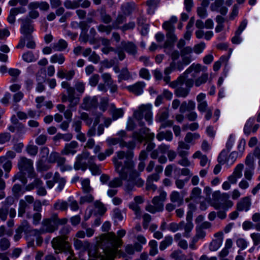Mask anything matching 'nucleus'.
Masks as SVG:
<instances>
[{
	"mask_svg": "<svg viewBox=\"0 0 260 260\" xmlns=\"http://www.w3.org/2000/svg\"><path fill=\"white\" fill-rule=\"evenodd\" d=\"M89 152L86 150H84L82 154L78 155L76 158V160L74 164V169L76 170L82 169L85 171L87 168V164L86 162H83V159H87L89 156Z\"/></svg>",
	"mask_w": 260,
	"mask_h": 260,
	"instance_id": "nucleus-15",
	"label": "nucleus"
},
{
	"mask_svg": "<svg viewBox=\"0 0 260 260\" xmlns=\"http://www.w3.org/2000/svg\"><path fill=\"white\" fill-rule=\"evenodd\" d=\"M184 230V233H183V236L186 238L190 237L189 233L192 231L193 228V224L192 222L190 223H185L183 225Z\"/></svg>",
	"mask_w": 260,
	"mask_h": 260,
	"instance_id": "nucleus-49",
	"label": "nucleus"
},
{
	"mask_svg": "<svg viewBox=\"0 0 260 260\" xmlns=\"http://www.w3.org/2000/svg\"><path fill=\"white\" fill-rule=\"evenodd\" d=\"M149 246L150 247L149 254L151 256H154L158 252L157 250V243L155 240H152L149 242Z\"/></svg>",
	"mask_w": 260,
	"mask_h": 260,
	"instance_id": "nucleus-43",
	"label": "nucleus"
},
{
	"mask_svg": "<svg viewBox=\"0 0 260 260\" xmlns=\"http://www.w3.org/2000/svg\"><path fill=\"white\" fill-rule=\"evenodd\" d=\"M160 0H148L146 2L147 5L149 7L148 12L153 13L154 9L158 6Z\"/></svg>",
	"mask_w": 260,
	"mask_h": 260,
	"instance_id": "nucleus-45",
	"label": "nucleus"
},
{
	"mask_svg": "<svg viewBox=\"0 0 260 260\" xmlns=\"http://www.w3.org/2000/svg\"><path fill=\"white\" fill-rule=\"evenodd\" d=\"M11 138V134L9 133H3L0 134V144H4L9 142Z\"/></svg>",
	"mask_w": 260,
	"mask_h": 260,
	"instance_id": "nucleus-61",
	"label": "nucleus"
},
{
	"mask_svg": "<svg viewBox=\"0 0 260 260\" xmlns=\"http://www.w3.org/2000/svg\"><path fill=\"white\" fill-rule=\"evenodd\" d=\"M236 244L240 250H238V253H240V251L245 249L247 246V242L243 238H238L236 241Z\"/></svg>",
	"mask_w": 260,
	"mask_h": 260,
	"instance_id": "nucleus-58",
	"label": "nucleus"
},
{
	"mask_svg": "<svg viewBox=\"0 0 260 260\" xmlns=\"http://www.w3.org/2000/svg\"><path fill=\"white\" fill-rule=\"evenodd\" d=\"M50 61L53 63H57L62 64L65 61V57L62 54H55L50 58Z\"/></svg>",
	"mask_w": 260,
	"mask_h": 260,
	"instance_id": "nucleus-37",
	"label": "nucleus"
},
{
	"mask_svg": "<svg viewBox=\"0 0 260 260\" xmlns=\"http://www.w3.org/2000/svg\"><path fill=\"white\" fill-rule=\"evenodd\" d=\"M35 183L37 189V194L40 196H46L47 194V190L43 185V183L42 181L39 178H36L35 179Z\"/></svg>",
	"mask_w": 260,
	"mask_h": 260,
	"instance_id": "nucleus-30",
	"label": "nucleus"
},
{
	"mask_svg": "<svg viewBox=\"0 0 260 260\" xmlns=\"http://www.w3.org/2000/svg\"><path fill=\"white\" fill-rule=\"evenodd\" d=\"M133 116L140 126L145 125V123L143 120V118L148 122V124H151L152 122V113L151 105L147 104L140 106L139 109L134 112Z\"/></svg>",
	"mask_w": 260,
	"mask_h": 260,
	"instance_id": "nucleus-3",
	"label": "nucleus"
},
{
	"mask_svg": "<svg viewBox=\"0 0 260 260\" xmlns=\"http://www.w3.org/2000/svg\"><path fill=\"white\" fill-rule=\"evenodd\" d=\"M78 146V143L75 141H73L70 143L66 144L64 148L61 150V153L63 155L74 154L76 153L75 149Z\"/></svg>",
	"mask_w": 260,
	"mask_h": 260,
	"instance_id": "nucleus-20",
	"label": "nucleus"
},
{
	"mask_svg": "<svg viewBox=\"0 0 260 260\" xmlns=\"http://www.w3.org/2000/svg\"><path fill=\"white\" fill-rule=\"evenodd\" d=\"M110 114L112 115V119L114 120H117L118 118L121 117L124 113L122 109H117L114 105L110 106L109 110Z\"/></svg>",
	"mask_w": 260,
	"mask_h": 260,
	"instance_id": "nucleus-29",
	"label": "nucleus"
},
{
	"mask_svg": "<svg viewBox=\"0 0 260 260\" xmlns=\"http://www.w3.org/2000/svg\"><path fill=\"white\" fill-rule=\"evenodd\" d=\"M149 129L144 127L140 129L139 132H135L133 134V138L141 143L146 138V135L148 134Z\"/></svg>",
	"mask_w": 260,
	"mask_h": 260,
	"instance_id": "nucleus-24",
	"label": "nucleus"
},
{
	"mask_svg": "<svg viewBox=\"0 0 260 260\" xmlns=\"http://www.w3.org/2000/svg\"><path fill=\"white\" fill-rule=\"evenodd\" d=\"M109 105V99L107 97H103L100 100L99 108L103 112H105L108 108Z\"/></svg>",
	"mask_w": 260,
	"mask_h": 260,
	"instance_id": "nucleus-47",
	"label": "nucleus"
},
{
	"mask_svg": "<svg viewBox=\"0 0 260 260\" xmlns=\"http://www.w3.org/2000/svg\"><path fill=\"white\" fill-rule=\"evenodd\" d=\"M22 58L24 61L27 62H31L36 60L35 57L31 51L24 53L22 55Z\"/></svg>",
	"mask_w": 260,
	"mask_h": 260,
	"instance_id": "nucleus-53",
	"label": "nucleus"
},
{
	"mask_svg": "<svg viewBox=\"0 0 260 260\" xmlns=\"http://www.w3.org/2000/svg\"><path fill=\"white\" fill-rule=\"evenodd\" d=\"M169 116V112L167 109L161 110L157 115V119L159 122H162L167 119Z\"/></svg>",
	"mask_w": 260,
	"mask_h": 260,
	"instance_id": "nucleus-57",
	"label": "nucleus"
},
{
	"mask_svg": "<svg viewBox=\"0 0 260 260\" xmlns=\"http://www.w3.org/2000/svg\"><path fill=\"white\" fill-rule=\"evenodd\" d=\"M68 46V44L66 41L63 39H60L58 41L54 43L52 48L57 51H62L65 50Z\"/></svg>",
	"mask_w": 260,
	"mask_h": 260,
	"instance_id": "nucleus-33",
	"label": "nucleus"
},
{
	"mask_svg": "<svg viewBox=\"0 0 260 260\" xmlns=\"http://www.w3.org/2000/svg\"><path fill=\"white\" fill-rule=\"evenodd\" d=\"M17 229L24 233V237L27 241V246L28 247H34L35 239L32 238V236L39 235V230L31 228L29 223L26 220H23Z\"/></svg>",
	"mask_w": 260,
	"mask_h": 260,
	"instance_id": "nucleus-5",
	"label": "nucleus"
},
{
	"mask_svg": "<svg viewBox=\"0 0 260 260\" xmlns=\"http://www.w3.org/2000/svg\"><path fill=\"white\" fill-rule=\"evenodd\" d=\"M67 91L68 95L69 96V102L70 103L69 107L70 108H72L77 106L79 103L80 99L79 98L76 97L75 96V88L72 86L71 87L69 88V89L67 90Z\"/></svg>",
	"mask_w": 260,
	"mask_h": 260,
	"instance_id": "nucleus-22",
	"label": "nucleus"
},
{
	"mask_svg": "<svg viewBox=\"0 0 260 260\" xmlns=\"http://www.w3.org/2000/svg\"><path fill=\"white\" fill-rule=\"evenodd\" d=\"M213 199L215 201H218L220 198L228 199L229 195L228 193H223L222 194L219 191H215L212 194Z\"/></svg>",
	"mask_w": 260,
	"mask_h": 260,
	"instance_id": "nucleus-55",
	"label": "nucleus"
},
{
	"mask_svg": "<svg viewBox=\"0 0 260 260\" xmlns=\"http://www.w3.org/2000/svg\"><path fill=\"white\" fill-rule=\"evenodd\" d=\"M184 224V221H181L178 223L176 222H171L168 225V229L172 232H176L178 230L181 229Z\"/></svg>",
	"mask_w": 260,
	"mask_h": 260,
	"instance_id": "nucleus-42",
	"label": "nucleus"
},
{
	"mask_svg": "<svg viewBox=\"0 0 260 260\" xmlns=\"http://www.w3.org/2000/svg\"><path fill=\"white\" fill-rule=\"evenodd\" d=\"M32 19L28 16L25 18L20 19L22 23L21 32L25 35V36H31V34L34 30V25L32 24Z\"/></svg>",
	"mask_w": 260,
	"mask_h": 260,
	"instance_id": "nucleus-14",
	"label": "nucleus"
},
{
	"mask_svg": "<svg viewBox=\"0 0 260 260\" xmlns=\"http://www.w3.org/2000/svg\"><path fill=\"white\" fill-rule=\"evenodd\" d=\"M245 164L247 167L244 171V175L246 179L250 181L253 174V171L254 169V158L252 153H249L245 160Z\"/></svg>",
	"mask_w": 260,
	"mask_h": 260,
	"instance_id": "nucleus-11",
	"label": "nucleus"
},
{
	"mask_svg": "<svg viewBox=\"0 0 260 260\" xmlns=\"http://www.w3.org/2000/svg\"><path fill=\"white\" fill-rule=\"evenodd\" d=\"M95 207L98 209V212L101 215H103L106 211V208L104 205L99 201H96L94 203Z\"/></svg>",
	"mask_w": 260,
	"mask_h": 260,
	"instance_id": "nucleus-50",
	"label": "nucleus"
},
{
	"mask_svg": "<svg viewBox=\"0 0 260 260\" xmlns=\"http://www.w3.org/2000/svg\"><path fill=\"white\" fill-rule=\"evenodd\" d=\"M145 86L144 82H138L135 84L128 86L126 88L129 91L135 95H140L143 93V88Z\"/></svg>",
	"mask_w": 260,
	"mask_h": 260,
	"instance_id": "nucleus-19",
	"label": "nucleus"
},
{
	"mask_svg": "<svg viewBox=\"0 0 260 260\" xmlns=\"http://www.w3.org/2000/svg\"><path fill=\"white\" fill-rule=\"evenodd\" d=\"M206 69V67L202 66L199 63H192L185 70L182 75L178 77L176 80L170 83V87L171 88H175L178 85H182L185 80L187 79L186 78L189 74L191 73L192 71H194V73H193L191 76L192 77H195L196 74H199L201 71H204Z\"/></svg>",
	"mask_w": 260,
	"mask_h": 260,
	"instance_id": "nucleus-4",
	"label": "nucleus"
},
{
	"mask_svg": "<svg viewBox=\"0 0 260 260\" xmlns=\"http://www.w3.org/2000/svg\"><path fill=\"white\" fill-rule=\"evenodd\" d=\"M17 167L19 171L26 172L29 178L36 177L37 174L34 168V162L31 159L25 156L20 157L17 162Z\"/></svg>",
	"mask_w": 260,
	"mask_h": 260,
	"instance_id": "nucleus-7",
	"label": "nucleus"
},
{
	"mask_svg": "<svg viewBox=\"0 0 260 260\" xmlns=\"http://www.w3.org/2000/svg\"><path fill=\"white\" fill-rule=\"evenodd\" d=\"M142 249V245L138 243H135L134 245L127 244L125 247V251L129 255L134 254L135 251L140 252Z\"/></svg>",
	"mask_w": 260,
	"mask_h": 260,
	"instance_id": "nucleus-27",
	"label": "nucleus"
},
{
	"mask_svg": "<svg viewBox=\"0 0 260 260\" xmlns=\"http://www.w3.org/2000/svg\"><path fill=\"white\" fill-rule=\"evenodd\" d=\"M64 238H62L60 236L54 238L51 241L52 246L55 250L56 254H58L62 251L69 252L71 255V256H69V257H70L73 259L71 256L74 254L73 251L72 249L71 246L69 243L67 241L66 239Z\"/></svg>",
	"mask_w": 260,
	"mask_h": 260,
	"instance_id": "nucleus-6",
	"label": "nucleus"
},
{
	"mask_svg": "<svg viewBox=\"0 0 260 260\" xmlns=\"http://www.w3.org/2000/svg\"><path fill=\"white\" fill-rule=\"evenodd\" d=\"M167 193L163 190L160 191L159 195L154 197L152 200V203L157 206L158 211H162L164 209L163 202L166 200Z\"/></svg>",
	"mask_w": 260,
	"mask_h": 260,
	"instance_id": "nucleus-17",
	"label": "nucleus"
},
{
	"mask_svg": "<svg viewBox=\"0 0 260 260\" xmlns=\"http://www.w3.org/2000/svg\"><path fill=\"white\" fill-rule=\"evenodd\" d=\"M98 105V98L96 96H85L80 105V108L85 110H90L95 108Z\"/></svg>",
	"mask_w": 260,
	"mask_h": 260,
	"instance_id": "nucleus-13",
	"label": "nucleus"
},
{
	"mask_svg": "<svg viewBox=\"0 0 260 260\" xmlns=\"http://www.w3.org/2000/svg\"><path fill=\"white\" fill-rule=\"evenodd\" d=\"M80 118L84 121L85 124L88 126L91 125L93 121L92 118L89 117L88 114L86 112H82L80 114Z\"/></svg>",
	"mask_w": 260,
	"mask_h": 260,
	"instance_id": "nucleus-48",
	"label": "nucleus"
},
{
	"mask_svg": "<svg viewBox=\"0 0 260 260\" xmlns=\"http://www.w3.org/2000/svg\"><path fill=\"white\" fill-rule=\"evenodd\" d=\"M251 204V199L249 197L243 198L237 204V210L238 211H247L249 210Z\"/></svg>",
	"mask_w": 260,
	"mask_h": 260,
	"instance_id": "nucleus-18",
	"label": "nucleus"
},
{
	"mask_svg": "<svg viewBox=\"0 0 260 260\" xmlns=\"http://www.w3.org/2000/svg\"><path fill=\"white\" fill-rule=\"evenodd\" d=\"M101 19L102 22L106 24H108L112 21L111 17L106 13L105 10H102L101 12Z\"/></svg>",
	"mask_w": 260,
	"mask_h": 260,
	"instance_id": "nucleus-60",
	"label": "nucleus"
},
{
	"mask_svg": "<svg viewBox=\"0 0 260 260\" xmlns=\"http://www.w3.org/2000/svg\"><path fill=\"white\" fill-rule=\"evenodd\" d=\"M133 157V153L131 151H127L126 152L119 151L116 152V155L113 157L112 161L115 170L119 177L114 178L109 182L108 185L110 187L116 188L121 186L123 184L122 180H126L127 179L129 171L134 168Z\"/></svg>",
	"mask_w": 260,
	"mask_h": 260,
	"instance_id": "nucleus-1",
	"label": "nucleus"
},
{
	"mask_svg": "<svg viewBox=\"0 0 260 260\" xmlns=\"http://www.w3.org/2000/svg\"><path fill=\"white\" fill-rule=\"evenodd\" d=\"M94 200L93 196L91 194H87L84 196H82L80 199V203L81 204H84L85 203H91Z\"/></svg>",
	"mask_w": 260,
	"mask_h": 260,
	"instance_id": "nucleus-63",
	"label": "nucleus"
},
{
	"mask_svg": "<svg viewBox=\"0 0 260 260\" xmlns=\"http://www.w3.org/2000/svg\"><path fill=\"white\" fill-rule=\"evenodd\" d=\"M195 108V103L193 101L190 100L187 102H183L180 107L179 111L181 113H184L186 111H191Z\"/></svg>",
	"mask_w": 260,
	"mask_h": 260,
	"instance_id": "nucleus-26",
	"label": "nucleus"
},
{
	"mask_svg": "<svg viewBox=\"0 0 260 260\" xmlns=\"http://www.w3.org/2000/svg\"><path fill=\"white\" fill-rule=\"evenodd\" d=\"M132 78L131 74L128 71L127 68L125 67L122 69L120 74L118 75V82H120L122 80H127Z\"/></svg>",
	"mask_w": 260,
	"mask_h": 260,
	"instance_id": "nucleus-35",
	"label": "nucleus"
},
{
	"mask_svg": "<svg viewBox=\"0 0 260 260\" xmlns=\"http://www.w3.org/2000/svg\"><path fill=\"white\" fill-rule=\"evenodd\" d=\"M190 149V145L188 143H186L184 141H179L178 143V146L177 148V152L179 156L184 155H188L189 152L188 150Z\"/></svg>",
	"mask_w": 260,
	"mask_h": 260,
	"instance_id": "nucleus-21",
	"label": "nucleus"
},
{
	"mask_svg": "<svg viewBox=\"0 0 260 260\" xmlns=\"http://www.w3.org/2000/svg\"><path fill=\"white\" fill-rule=\"evenodd\" d=\"M26 172L23 171H19L13 178V182H15L17 180H19L24 184L27 183V178L25 176Z\"/></svg>",
	"mask_w": 260,
	"mask_h": 260,
	"instance_id": "nucleus-41",
	"label": "nucleus"
},
{
	"mask_svg": "<svg viewBox=\"0 0 260 260\" xmlns=\"http://www.w3.org/2000/svg\"><path fill=\"white\" fill-rule=\"evenodd\" d=\"M51 219H44L42 222L41 228L38 230L39 235L45 233H52L55 231L57 227L55 225Z\"/></svg>",
	"mask_w": 260,
	"mask_h": 260,
	"instance_id": "nucleus-16",
	"label": "nucleus"
},
{
	"mask_svg": "<svg viewBox=\"0 0 260 260\" xmlns=\"http://www.w3.org/2000/svg\"><path fill=\"white\" fill-rule=\"evenodd\" d=\"M250 237L255 246H257L260 243V233H253L251 234Z\"/></svg>",
	"mask_w": 260,
	"mask_h": 260,
	"instance_id": "nucleus-64",
	"label": "nucleus"
},
{
	"mask_svg": "<svg viewBox=\"0 0 260 260\" xmlns=\"http://www.w3.org/2000/svg\"><path fill=\"white\" fill-rule=\"evenodd\" d=\"M223 0H215L210 6L211 11H218V9L223 5Z\"/></svg>",
	"mask_w": 260,
	"mask_h": 260,
	"instance_id": "nucleus-59",
	"label": "nucleus"
},
{
	"mask_svg": "<svg viewBox=\"0 0 260 260\" xmlns=\"http://www.w3.org/2000/svg\"><path fill=\"white\" fill-rule=\"evenodd\" d=\"M170 198L171 201L172 203H176L178 206H180L183 204V197L177 191H172Z\"/></svg>",
	"mask_w": 260,
	"mask_h": 260,
	"instance_id": "nucleus-31",
	"label": "nucleus"
},
{
	"mask_svg": "<svg viewBox=\"0 0 260 260\" xmlns=\"http://www.w3.org/2000/svg\"><path fill=\"white\" fill-rule=\"evenodd\" d=\"M36 166L38 171H46L50 168V166L47 165L42 158L38 160Z\"/></svg>",
	"mask_w": 260,
	"mask_h": 260,
	"instance_id": "nucleus-40",
	"label": "nucleus"
},
{
	"mask_svg": "<svg viewBox=\"0 0 260 260\" xmlns=\"http://www.w3.org/2000/svg\"><path fill=\"white\" fill-rule=\"evenodd\" d=\"M117 236L113 232H109L101 236L102 245L105 246L107 253L111 256H115L119 251L118 249L122 244L121 238L126 234L124 230L117 232Z\"/></svg>",
	"mask_w": 260,
	"mask_h": 260,
	"instance_id": "nucleus-2",
	"label": "nucleus"
},
{
	"mask_svg": "<svg viewBox=\"0 0 260 260\" xmlns=\"http://www.w3.org/2000/svg\"><path fill=\"white\" fill-rule=\"evenodd\" d=\"M69 204L66 201L58 200L53 205V210H60L61 211H67L68 210Z\"/></svg>",
	"mask_w": 260,
	"mask_h": 260,
	"instance_id": "nucleus-34",
	"label": "nucleus"
},
{
	"mask_svg": "<svg viewBox=\"0 0 260 260\" xmlns=\"http://www.w3.org/2000/svg\"><path fill=\"white\" fill-rule=\"evenodd\" d=\"M10 246V242L6 238H2L0 239V249L2 251L7 250Z\"/></svg>",
	"mask_w": 260,
	"mask_h": 260,
	"instance_id": "nucleus-51",
	"label": "nucleus"
},
{
	"mask_svg": "<svg viewBox=\"0 0 260 260\" xmlns=\"http://www.w3.org/2000/svg\"><path fill=\"white\" fill-rule=\"evenodd\" d=\"M156 139L159 141L166 140L167 141H171L173 139V135L171 131L160 132L156 135Z\"/></svg>",
	"mask_w": 260,
	"mask_h": 260,
	"instance_id": "nucleus-32",
	"label": "nucleus"
},
{
	"mask_svg": "<svg viewBox=\"0 0 260 260\" xmlns=\"http://www.w3.org/2000/svg\"><path fill=\"white\" fill-rule=\"evenodd\" d=\"M63 4L64 7L68 9H76L80 7V4H79L75 0H67L64 2Z\"/></svg>",
	"mask_w": 260,
	"mask_h": 260,
	"instance_id": "nucleus-44",
	"label": "nucleus"
},
{
	"mask_svg": "<svg viewBox=\"0 0 260 260\" xmlns=\"http://www.w3.org/2000/svg\"><path fill=\"white\" fill-rule=\"evenodd\" d=\"M173 242V238L170 236H166L164 239L160 243L159 249L164 250L168 246L171 245Z\"/></svg>",
	"mask_w": 260,
	"mask_h": 260,
	"instance_id": "nucleus-38",
	"label": "nucleus"
},
{
	"mask_svg": "<svg viewBox=\"0 0 260 260\" xmlns=\"http://www.w3.org/2000/svg\"><path fill=\"white\" fill-rule=\"evenodd\" d=\"M131 170L130 174V181H132L135 185L138 187H142L144 184V181L140 177V174L136 170ZM131 172V171H129Z\"/></svg>",
	"mask_w": 260,
	"mask_h": 260,
	"instance_id": "nucleus-23",
	"label": "nucleus"
},
{
	"mask_svg": "<svg viewBox=\"0 0 260 260\" xmlns=\"http://www.w3.org/2000/svg\"><path fill=\"white\" fill-rule=\"evenodd\" d=\"M177 21V18L175 16H172L168 21H166L162 24V28L167 32L175 31L174 24Z\"/></svg>",
	"mask_w": 260,
	"mask_h": 260,
	"instance_id": "nucleus-25",
	"label": "nucleus"
},
{
	"mask_svg": "<svg viewBox=\"0 0 260 260\" xmlns=\"http://www.w3.org/2000/svg\"><path fill=\"white\" fill-rule=\"evenodd\" d=\"M228 152L223 150L221 152L218 157V161L219 164L223 165L225 163L228 164Z\"/></svg>",
	"mask_w": 260,
	"mask_h": 260,
	"instance_id": "nucleus-56",
	"label": "nucleus"
},
{
	"mask_svg": "<svg viewBox=\"0 0 260 260\" xmlns=\"http://www.w3.org/2000/svg\"><path fill=\"white\" fill-rule=\"evenodd\" d=\"M66 158L60 156V155L56 152H52L47 158L48 163L54 164L56 162L57 165L60 167L62 171L67 170H71L72 167L69 166H64Z\"/></svg>",
	"mask_w": 260,
	"mask_h": 260,
	"instance_id": "nucleus-10",
	"label": "nucleus"
},
{
	"mask_svg": "<svg viewBox=\"0 0 260 260\" xmlns=\"http://www.w3.org/2000/svg\"><path fill=\"white\" fill-rule=\"evenodd\" d=\"M200 137V135L198 133H191L190 132L187 133L185 137L184 141L186 143L188 144H194V141L199 139Z\"/></svg>",
	"mask_w": 260,
	"mask_h": 260,
	"instance_id": "nucleus-36",
	"label": "nucleus"
},
{
	"mask_svg": "<svg viewBox=\"0 0 260 260\" xmlns=\"http://www.w3.org/2000/svg\"><path fill=\"white\" fill-rule=\"evenodd\" d=\"M28 205L23 199L20 200L19 203L18 214L19 217H22L25 213L26 209L28 208Z\"/></svg>",
	"mask_w": 260,
	"mask_h": 260,
	"instance_id": "nucleus-39",
	"label": "nucleus"
},
{
	"mask_svg": "<svg viewBox=\"0 0 260 260\" xmlns=\"http://www.w3.org/2000/svg\"><path fill=\"white\" fill-rule=\"evenodd\" d=\"M26 151L31 156H36L38 152V147L34 145H28L26 147Z\"/></svg>",
	"mask_w": 260,
	"mask_h": 260,
	"instance_id": "nucleus-54",
	"label": "nucleus"
},
{
	"mask_svg": "<svg viewBox=\"0 0 260 260\" xmlns=\"http://www.w3.org/2000/svg\"><path fill=\"white\" fill-rule=\"evenodd\" d=\"M124 50L128 53L134 55L137 53V46L133 42L122 41L120 46L116 47L117 53L120 60H123L125 57Z\"/></svg>",
	"mask_w": 260,
	"mask_h": 260,
	"instance_id": "nucleus-9",
	"label": "nucleus"
},
{
	"mask_svg": "<svg viewBox=\"0 0 260 260\" xmlns=\"http://www.w3.org/2000/svg\"><path fill=\"white\" fill-rule=\"evenodd\" d=\"M82 186L84 192L88 193L92 190L90 186V181L88 179H85L82 181Z\"/></svg>",
	"mask_w": 260,
	"mask_h": 260,
	"instance_id": "nucleus-62",
	"label": "nucleus"
},
{
	"mask_svg": "<svg viewBox=\"0 0 260 260\" xmlns=\"http://www.w3.org/2000/svg\"><path fill=\"white\" fill-rule=\"evenodd\" d=\"M243 164H239L235 168L232 174L239 178H241L242 176V171L243 170Z\"/></svg>",
	"mask_w": 260,
	"mask_h": 260,
	"instance_id": "nucleus-52",
	"label": "nucleus"
},
{
	"mask_svg": "<svg viewBox=\"0 0 260 260\" xmlns=\"http://www.w3.org/2000/svg\"><path fill=\"white\" fill-rule=\"evenodd\" d=\"M209 79V75L207 73H203L201 75L193 80L192 78H187L185 80V85L188 87H192L194 84L196 87H199L205 84Z\"/></svg>",
	"mask_w": 260,
	"mask_h": 260,
	"instance_id": "nucleus-12",
	"label": "nucleus"
},
{
	"mask_svg": "<svg viewBox=\"0 0 260 260\" xmlns=\"http://www.w3.org/2000/svg\"><path fill=\"white\" fill-rule=\"evenodd\" d=\"M129 208L135 212L137 218L140 219L141 218V209L140 207L138 206V204L135 203H132L129 205Z\"/></svg>",
	"mask_w": 260,
	"mask_h": 260,
	"instance_id": "nucleus-46",
	"label": "nucleus"
},
{
	"mask_svg": "<svg viewBox=\"0 0 260 260\" xmlns=\"http://www.w3.org/2000/svg\"><path fill=\"white\" fill-rule=\"evenodd\" d=\"M179 85L177 86L176 88L174 93L177 97H181V98H185L186 97L189 93L190 88L191 87H188L185 85V87H183L182 86L178 87Z\"/></svg>",
	"mask_w": 260,
	"mask_h": 260,
	"instance_id": "nucleus-28",
	"label": "nucleus"
},
{
	"mask_svg": "<svg viewBox=\"0 0 260 260\" xmlns=\"http://www.w3.org/2000/svg\"><path fill=\"white\" fill-rule=\"evenodd\" d=\"M27 7L29 10L28 16L32 19H37L39 17L40 13L37 10L38 8L43 11H47L50 8L49 4L45 1H32L28 4Z\"/></svg>",
	"mask_w": 260,
	"mask_h": 260,
	"instance_id": "nucleus-8",
	"label": "nucleus"
}]
</instances>
